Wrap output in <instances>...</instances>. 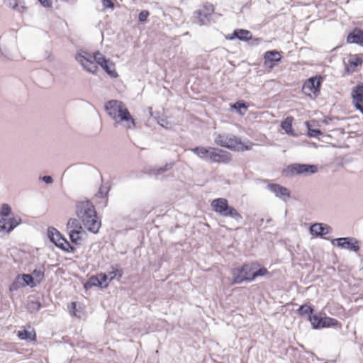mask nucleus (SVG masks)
I'll use <instances>...</instances> for the list:
<instances>
[{
  "label": "nucleus",
  "mask_w": 363,
  "mask_h": 363,
  "mask_svg": "<svg viewBox=\"0 0 363 363\" xmlns=\"http://www.w3.org/2000/svg\"><path fill=\"white\" fill-rule=\"evenodd\" d=\"M263 221H264V219H263V218H262V219L260 220L261 223H263Z\"/></svg>",
  "instance_id": "49530a36"
},
{
  "label": "nucleus",
  "mask_w": 363,
  "mask_h": 363,
  "mask_svg": "<svg viewBox=\"0 0 363 363\" xmlns=\"http://www.w3.org/2000/svg\"><path fill=\"white\" fill-rule=\"evenodd\" d=\"M318 165L308 163H293L287 165L282 170V174L286 177L294 175L308 176L317 173Z\"/></svg>",
  "instance_id": "0eeeda50"
},
{
  "label": "nucleus",
  "mask_w": 363,
  "mask_h": 363,
  "mask_svg": "<svg viewBox=\"0 0 363 363\" xmlns=\"http://www.w3.org/2000/svg\"><path fill=\"white\" fill-rule=\"evenodd\" d=\"M206 227H209L208 224L207 223H205Z\"/></svg>",
  "instance_id": "a18cd8bd"
},
{
  "label": "nucleus",
  "mask_w": 363,
  "mask_h": 363,
  "mask_svg": "<svg viewBox=\"0 0 363 363\" xmlns=\"http://www.w3.org/2000/svg\"><path fill=\"white\" fill-rule=\"evenodd\" d=\"M104 6L106 8H113V4L111 0H102Z\"/></svg>",
  "instance_id": "79ce46f5"
},
{
  "label": "nucleus",
  "mask_w": 363,
  "mask_h": 363,
  "mask_svg": "<svg viewBox=\"0 0 363 363\" xmlns=\"http://www.w3.org/2000/svg\"><path fill=\"white\" fill-rule=\"evenodd\" d=\"M72 305V309L70 310V313L71 315H74V316H79L77 313V311L75 310V307H76V303L75 302H72L71 303Z\"/></svg>",
  "instance_id": "37998d69"
},
{
  "label": "nucleus",
  "mask_w": 363,
  "mask_h": 363,
  "mask_svg": "<svg viewBox=\"0 0 363 363\" xmlns=\"http://www.w3.org/2000/svg\"><path fill=\"white\" fill-rule=\"evenodd\" d=\"M231 110H235L239 115L243 116L248 108V104L244 100H238L230 104Z\"/></svg>",
  "instance_id": "393cba45"
},
{
  "label": "nucleus",
  "mask_w": 363,
  "mask_h": 363,
  "mask_svg": "<svg viewBox=\"0 0 363 363\" xmlns=\"http://www.w3.org/2000/svg\"><path fill=\"white\" fill-rule=\"evenodd\" d=\"M42 180L46 184H51L53 182V179L50 176H44L42 177Z\"/></svg>",
  "instance_id": "a19ab883"
},
{
  "label": "nucleus",
  "mask_w": 363,
  "mask_h": 363,
  "mask_svg": "<svg viewBox=\"0 0 363 363\" xmlns=\"http://www.w3.org/2000/svg\"><path fill=\"white\" fill-rule=\"evenodd\" d=\"M76 215L84 228L88 231L96 233L101 228V220L93 203L89 200L78 201L76 206Z\"/></svg>",
  "instance_id": "20e7f679"
},
{
  "label": "nucleus",
  "mask_w": 363,
  "mask_h": 363,
  "mask_svg": "<svg viewBox=\"0 0 363 363\" xmlns=\"http://www.w3.org/2000/svg\"><path fill=\"white\" fill-rule=\"evenodd\" d=\"M212 211L222 217L230 218L238 224L243 221L242 216L225 198H217L211 203Z\"/></svg>",
  "instance_id": "39448f33"
},
{
  "label": "nucleus",
  "mask_w": 363,
  "mask_h": 363,
  "mask_svg": "<svg viewBox=\"0 0 363 363\" xmlns=\"http://www.w3.org/2000/svg\"><path fill=\"white\" fill-rule=\"evenodd\" d=\"M149 16V12L146 10L142 11L139 13L138 19L140 22H145Z\"/></svg>",
  "instance_id": "c9c22d12"
},
{
  "label": "nucleus",
  "mask_w": 363,
  "mask_h": 363,
  "mask_svg": "<svg viewBox=\"0 0 363 363\" xmlns=\"http://www.w3.org/2000/svg\"><path fill=\"white\" fill-rule=\"evenodd\" d=\"M82 223L79 222V220L76 218H71L69 220L67 223V228L69 231L72 230H83L82 226Z\"/></svg>",
  "instance_id": "c85d7f7f"
},
{
  "label": "nucleus",
  "mask_w": 363,
  "mask_h": 363,
  "mask_svg": "<svg viewBox=\"0 0 363 363\" xmlns=\"http://www.w3.org/2000/svg\"><path fill=\"white\" fill-rule=\"evenodd\" d=\"M104 108L109 117L114 121L115 126L120 125L130 130L135 128V121L122 101H108L105 104Z\"/></svg>",
  "instance_id": "7ed1b4c3"
},
{
  "label": "nucleus",
  "mask_w": 363,
  "mask_h": 363,
  "mask_svg": "<svg viewBox=\"0 0 363 363\" xmlns=\"http://www.w3.org/2000/svg\"><path fill=\"white\" fill-rule=\"evenodd\" d=\"M340 118L338 116H325L322 120L321 122L325 125H329L331 122H333L334 121H339Z\"/></svg>",
  "instance_id": "f704fd0d"
},
{
  "label": "nucleus",
  "mask_w": 363,
  "mask_h": 363,
  "mask_svg": "<svg viewBox=\"0 0 363 363\" xmlns=\"http://www.w3.org/2000/svg\"><path fill=\"white\" fill-rule=\"evenodd\" d=\"M161 125L164 127V125L163 123H161ZM165 128H167V127L165 126Z\"/></svg>",
  "instance_id": "de8ad7c7"
},
{
  "label": "nucleus",
  "mask_w": 363,
  "mask_h": 363,
  "mask_svg": "<svg viewBox=\"0 0 363 363\" xmlns=\"http://www.w3.org/2000/svg\"><path fill=\"white\" fill-rule=\"evenodd\" d=\"M225 38L229 40H239L242 42H249L254 40L252 33L246 29L237 28L232 33L228 34ZM257 43L260 41L259 38H255Z\"/></svg>",
  "instance_id": "f3484780"
},
{
  "label": "nucleus",
  "mask_w": 363,
  "mask_h": 363,
  "mask_svg": "<svg viewBox=\"0 0 363 363\" xmlns=\"http://www.w3.org/2000/svg\"><path fill=\"white\" fill-rule=\"evenodd\" d=\"M36 285L34 278L31 274H22L18 276L16 281L11 286V290H16L20 286H30L33 287Z\"/></svg>",
  "instance_id": "6ab92c4d"
},
{
  "label": "nucleus",
  "mask_w": 363,
  "mask_h": 363,
  "mask_svg": "<svg viewBox=\"0 0 363 363\" xmlns=\"http://www.w3.org/2000/svg\"><path fill=\"white\" fill-rule=\"evenodd\" d=\"M331 243L341 249H346L354 252H357L360 249L359 240L353 237L334 238L331 240Z\"/></svg>",
  "instance_id": "f8f14e48"
},
{
  "label": "nucleus",
  "mask_w": 363,
  "mask_h": 363,
  "mask_svg": "<svg viewBox=\"0 0 363 363\" xmlns=\"http://www.w3.org/2000/svg\"><path fill=\"white\" fill-rule=\"evenodd\" d=\"M310 233L316 237L323 238L331 232V228L325 223H314L309 228Z\"/></svg>",
  "instance_id": "aec40b11"
},
{
  "label": "nucleus",
  "mask_w": 363,
  "mask_h": 363,
  "mask_svg": "<svg viewBox=\"0 0 363 363\" xmlns=\"http://www.w3.org/2000/svg\"><path fill=\"white\" fill-rule=\"evenodd\" d=\"M205 362H206V363H207V362H208V359L206 358L205 359Z\"/></svg>",
  "instance_id": "8fccbe9b"
},
{
  "label": "nucleus",
  "mask_w": 363,
  "mask_h": 363,
  "mask_svg": "<svg viewBox=\"0 0 363 363\" xmlns=\"http://www.w3.org/2000/svg\"><path fill=\"white\" fill-rule=\"evenodd\" d=\"M48 236L52 242L62 250L70 252L73 250L69 242L55 228L50 227L48 229Z\"/></svg>",
  "instance_id": "ddd939ff"
},
{
  "label": "nucleus",
  "mask_w": 363,
  "mask_h": 363,
  "mask_svg": "<svg viewBox=\"0 0 363 363\" xmlns=\"http://www.w3.org/2000/svg\"><path fill=\"white\" fill-rule=\"evenodd\" d=\"M40 4L47 9L52 7V0H38Z\"/></svg>",
  "instance_id": "4c0bfd02"
},
{
  "label": "nucleus",
  "mask_w": 363,
  "mask_h": 363,
  "mask_svg": "<svg viewBox=\"0 0 363 363\" xmlns=\"http://www.w3.org/2000/svg\"><path fill=\"white\" fill-rule=\"evenodd\" d=\"M191 150L200 157H203L204 156V149L203 147H196Z\"/></svg>",
  "instance_id": "58836bf2"
},
{
  "label": "nucleus",
  "mask_w": 363,
  "mask_h": 363,
  "mask_svg": "<svg viewBox=\"0 0 363 363\" xmlns=\"http://www.w3.org/2000/svg\"><path fill=\"white\" fill-rule=\"evenodd\" d=\"M351 97L353 106L363 115V82H358L352 89Z\"/></svg>",
  "instance_id": "2eb2a0df"
},
{
  "label": "nucleus",
  "mask_w": 363,
  "mask_h": 363,
  "mask_svg": "<svg viewBox=\"0 0 363 363\" xmlns=\"http://www.w3.org/2000/svg\"><path fill=\"white\" fill-rule=\"evenodd\" d=\"M268 269L257 262L242 264L240 267L232 270V284H241L255 281L257 277L269 274Z\"/></svg>",
  "instance_id": "f03ea898"
},
{
  "label": "nucleus",
  "mask_w": 363,
  "mask_h": 363,
  "mask_svg": "<svg viewBox=\"0 0 363 363\" xmlns=\"http://www.w3.org/2000/svg\"><path fill=\"white\" fill-rule=\"evenodd\" d=\"M171 167H172V164H166L163 167H160V168L155 169V174L158 175L160 174H162V173L169 170Z\"/></svg>",
  "instance_id": "e433bc0d"
},
{
  "label": "nucleus",
  "mask_w": 363,
  "mask_h": 363,
  "mask_svg": "<svg viewBox=\"0 0 363 363\" xmlns=\"http://www.w3.org/2000/svg\"><path fill=\"white\" fill-rule=\"evenodd\" d=\"M323 79V77L320 74H315L308 78L302 85V92L311 99L317 98L320 94Z\"/></svg>",
  "instance_id": "6e6552de"
},
{
  "label": "nucleus",
  "mask_w": 363,
  "mask_h": 363,
  "mask_svg": "<svg viewBox=\"0 0 363 363\" xmlns=\"http://www.w3.org/2000/svg\"><path fill=\"white\" fill-rule=\"evenodd\" d=\"M315 120L307 121L305 122V125L307 130V135L309 138H317L320 135H323L322 131L319 128H315Z\"/></svg>",
  "instance_id": "5701e85b"
},
{
  "label": "nucleus",
  "mask_w": 363,
  "mask_h": 363,
  "mask_svg": "<svg viewBox=\"0 0 363 363\" xmlns=\"http://www.w3.org/2000/svg\"><path fill=\"white\" fill-rule=\"evenodd\" d=\"M84 233V231L83 230H72L69 231V238L72 242L75 244H79V242L82 240V235Z\"/></svg>",
  "instance_id": "cd10ccee"
},
{
  "label": "nucleus",
  "mask_w": 363,
  "mask_h": 363,
  "mask_svg": "<svg viewBox=\"0 0 363 363\" xmlns=\"http://www.w3.org/2000/svg\"><path fill=\"white\" fill-rule=\"evenodd\" d=\"M215 142L218 145L229 149L233 151H248L252 147V143H244L241 138L232 134L218 135Z\"/></svg>",
  "instance_id": "423d86ee"
},
{
  "label": "nucleus",
  "mask_w": 363,
  "mask_h": 363,
  "mask_svg": "<svg viewBox=\"0 0 363 363\" xmlns=\"http://www.w3.org/2000/svg\"><path fill=\"white\" fill-rule=\"evenodd\" d=\"M214 13L213 5L206 2V21H209V16Z\"/></svg>",
  "instance_id": "72a5a7b5"
},
{
  "label": "nucleus",
  "mask_w": 363,
  "mask_h": 363,
  "mask_svg": "<svg viewBox=\"0 0 363 363\" xmlns=\"http://www.w3.org/2000/svg\"><path fill=\"white\" fill-rule=\"evenodd\" d=\"M19 1L20 0H4L6 6L16 9L20 13H23L26 11V7L22 5H19Z\"/></svg>",
  "instance_id": "bb28decb"
},
{
  "label": "nucleus",
  "mask_w": 363,
  "mask_h": 363,
  "mask_svg": "<svg viewBox=\"0 0 363 363\" xmlns=\"http://www.w3.org/2000/svg\"><path fill=\"white\" fill-rule=\"evenodd\" d=\"M11 210V207L8 204H3L0 213V232L10 233L21 223V220L18 216L7 218Z\"/></svg>",
  "instance_id": "9d476101"
},
{
  "label": "nucleus",
  "mask_w": 363,
  "mask_h": 363,
  "mask_svg": "<svg viewBox=\"0 0 363 363\" xmlns=\"http://www.w3.org/2000/svg\"><path fill=\"white\" fill-rule=\"evenodd\" d=\"M18 336L21 340H34L35 333L31 331L28 330H22L19 331L18 333Z\"/></svg>",
  "instance_id": "c756f323"
},
{
  "label": "nucleus",
  "mask_w": 363,
  "mask_h": 363,
  "mask_svg": "<svg viewBox=\"0 0 363 363\" xmlns=\"http://www.w3.org/2000/svg\"><path fill=\"white\" fill-rule=\"evenodd\" d=\"M293 121L294 118L292 116H287L282 121H281L280 127L283 130H284L286 134L289 136L295 137L297 135V134L293 128Z\"/></svg>",
  "instance_id": "4be33fe9"
},
{
  "label": "nucleus",
  "mask_w": 363,
  "mask_h": 363,
  "mask_svg": "<svg viewBox=\"0 0 363 363\" xmlns=\"http://www.w3.org/2000/svg\"><path fill=\"white\" fill-rule=\"evenodd\" d=\"M203 16L201 11H196L195 13L194 18L198 20V23H200V25H202L203 23Z\"/></svg>",
  "instance_id": "ea45409f"
},
{
  "label": "nucleus",
  "mask_w": 363,
  "mask_h": 363,
  "mask_svg": "<svg viewBox=\"0 0 363 363\" xmlns=\"http://www.w3.org/2000/svg\"><path fill=\"white\" fill-rule=\"evenodd\" d=\"M206 158L212 162L228 164L232 160L231 154L218 147H206Z\"/></svg>",
  "instance_id": "9b49d317"
},
{
  "label": "nucleus",
  "mask_w": 363,
  "mask_h": 363,
  "mask_svg": "<svg viewBox=\"0 0 363 363\" xmlns=\"http://www.w3.org/2000/svg\"><path fill=\"white\" fill-rule=\"evenodd\" d=\"M109 191V189L106 186H101L98 192L95 194L94 197L96 199H101L103 200L102 204L103 206H106L107 203V194Z\"/></svg>",
  "instance_id": "a878e982"
},
{
  "label": "nucleus",
  "mask_w": 363,
  "mask_h": 363,
  "mask_svg": "<svg viewBox=\"0 0 363 363\" xmlns=\"http://www.w3.org/2000/svg\"><path fill=\"white\" fill-rule=\"evenodd\" d=\"M75 59L83 69L89 73H96L97 65H99L111 77L116 78L118 77L115 64L106 59L99 52L91 55L86 51L80 50L76 54Z\"/></svg>",
  "instance_id": "f257e3e1"
},
{
  "label": "nucleus",
  "mask_w": 363,
  "mask_h": 363,
  "mask_svg": "<svg viewBox=\"0 0 363 363\" xmlns=\"http://www.w3.org/2000/svg\"><path fill=\"white\" fill-rule=\"evenodd\" d=\"M34 303L35 305H36V306H34V308H35V309H37V310H38V309H39V308H40V305L38 303L35 302V303Z\"/></svg>",
  "instance_id": "c03bdc74"
},
{
  "label": "nucleus",
  "mask_w": 363,
  "mask_h": 363,
  "mask_svg": "<svg viewBox=\"0 0 363 363\" xmlns=\"http://www.w3.org/2000/svg\"><path fill=\"white\" fill-rule=\"evenodd\" d=\"M266 188L274 194L276 197L284 201H286V199L291 198L290 190L279 184L269 182Z\"/></svg>",
  "instance_id": "dca6fc26"
},
{
  "label": "nucleus",
  "mask_w": 363,
  "mask_h": 363,
  "mask_svg": "<svg viewBox=\"0 0 363 363\" xmlns=\"http://www.w3.org/2000/svg\"><path fill=\"white\" fill-rule=\"evenodd\" d=\"M271 221V219L267 220V223H269Z\"/></svg>",
  "instance_id": "09e8293b"
},
{
  "label": "nucleus",
  "mask_w": 363,
  "mask_h": 363,
  "mask_svg": "<svg viewBox=\"0 0 363 363\" xmlns=\"http://www.w3.org/2000/svg\"><path fill=\"white\" fill-rule=\"evenodd\" d=\"M311 328L314 330H320L323 328H341V323L334 318L327 316L325 314L323 315L321 313H315L311 321L310 322Z\"/></svg>",
  "instance_id": "1a4fd4ad"
},
{
  "label": "nucleus",
  "mask_w": 363,
  "mask_h": 363,
  "mask_svg": "<svg viewBox=\"0 0 363 363\" xmlns=\"http://www.w3.org/2000/svg\"><path fill=\"white\" fill-rule=\"evenodd\" d=\"M362 57L357 55H353L348 60L347 65H345V72L347 74H350L354 72V69L362 64Z\"/></svg>",
  "instance_id": "b1692460"
},
{
  "label": "nucleus",
  "mask_w": 363,
  "mask_h": 363,
  "mask_svg": "<svg viewBox=\"0 0 363 363\" xmlns=\"http://www.w3.org/2000/svg\"><path fill=\"white\" fill-rule=\"evenodd\" d=\"M108 276L106 274H100L98 275V278L96 279L100 286H107L108 281Z\"/></svg>",
  "instance_id": "473e14b6"
},
{
  "label": "nucleus",
  "mask_w": 363,
  "mask_h": 363,
  "mask_svg": "<svg viewBox=\"0 0 363 363\" xmlns=\"http://www.w3.org/2000/svg\"><path fill=\"white\" fill-rule=\"evenodd\" d=\"M263 58L264 67L272 69L281 62L282 56L277 50H269L264 53Z\"/></svg>",
  "instance_id": "4468645a"
},
{
  "label": "nucleus",
  "mask_w": 363,
  "mask_h": 363,
  "mask_svg": "<svg viewBox=\"0 0 363 363\" xmlns=\"http://www.w3.org/2000/svg\"><path fill=\"white\" fill-rule=\"evenodd\" d=\"M108 276L109 277L108 278L109 281H111L116 277H118V279H120L123 276V271L121 269H119L118 268H115V267H112V270L108 272Z\"/></svg>",
  "instance_id": "7c9ffc66"
},
{
  "label": "nucleus",
  "mask_w": 363,
  "mask_h": 363,
  "mask_svg": "<svg viewBox=\"0 0 363 363\" xmlns=\"http://www.w3.org/2000/svg\"><path fill=\"white\" fill-rule=\"evenodd\" d=\"M347 43L363 46V29L357 27L352 28L347 36Z\"/></svg>",
  "instance_id": "412c9836"
},
{
  "label": "nucleus",
  "mask_w": 363,
  "mask_h": 363,
  "mask_svg": "<svg viewBox=\"0 0 363 363\" xmlns=\"http://www.w3.org/2000/svg\"><path fill=\"white\" fill-rule=\"evenodd\" d=\"M33 277L34 278V281L35 280V283H40L44 277V272L42 268L35 269L33 271L32 274Z\"/></svg>",
  "instance_id": "2f4dec72"
},
{
  "label": "nucleus",
  "mask_w": 363,
  "mask_h": 363,
  "mask_svg": "<svg viewBox=\"0 0 363 363\" xmlns=\"http://www.w3.org/2000/svg\"><path fill=\"white\" fill-rule=\"evenodd\" d=\"M315 313L314 306L308 303L301 304L296 310L298 315L300 318H306L309 323L311 321Z\"/></svg>",
  "instance_id": "a211bd4d"
}]
</instances>
